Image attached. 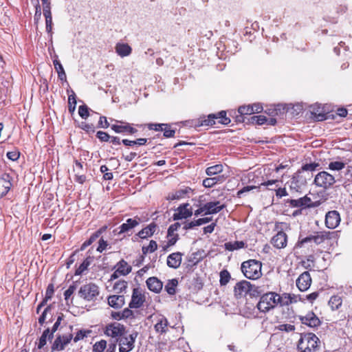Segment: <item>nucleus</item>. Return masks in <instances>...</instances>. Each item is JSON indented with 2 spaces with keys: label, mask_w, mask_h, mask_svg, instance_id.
<instances>
[{
  "label": "nucleus",
  "mask_w": 352,
  "mask_h": 352,
  "mask_svg": "<svg viewBox=\"0 0 352 352\" xmlns=\"http://www.w3.org/2000/svg\"><path fill=\"white\" fill-rule=\"evenodd\" d=\"M78 114L82 119H87L89 116V107L86 104L79 106Z\"/></svg>",
  "instance_id": "obj_55"
},
{
  "label": "nucleus",
  "mask_w": 352,
  "mask_h": 352,
  "mask_svg": "<svg viewBox=\"0 0 352 352\" xmlns=\"http://www.w3.org/2000/svg\"><path fill=\"white\" fill-rule=\"evenodd\" d=\"M275 329L280 331L292 332L295 331L296 327L294 325L291 324H283L276 327Z\"/></svg>",
  "instance_id": "obj_53"
},
{
  "label": "nucleus",
  "mask_w": 352,
  "mask_h": 352,
  "mask_svg": "<svg viewBox=\"0 0 352 352\" xmlns=\"http://www.w3.org/2000/svg\"><path fill=\"white\" fill-rule=\"evenodd\" d=\"M226 180L224 175H218L213 177H207L202 182V185L207 188H212L217 184H222Z\"/></svg>",
  "instance_id": "obj_30"
},
{
  "label": "nucleus",
  "mask_w": 352,
  "mask_h": 352,
  "mask_svg": "<svg viewBox=\"0 0 352 352\" xmlns=\"http://www.w3.org/2000/svg\"><path fill=\"white\" fill-rule=\"evenodd\" d=\"M167 239L168 241L166 242V244L162 247L163 251H167L170 247L173 246L179 240V236L178 234H172V235L167 234Z\"/></svg>",
  "instance_id": "obj_45"
},
{
  "label": "nucleus",
  "mask_w": 352,
  "mask_h": 352,
  "mask_svg": "<svg viewBox=\"0 0 352 352\" xmlns=\"http://www.w3.org/2000/svg\"><path fill=\"white\" fill-rule=\"evenodd\" d=\"M141 221L140 218L138 216H135L133 219H126V222L120 226L118 229V234H122L131 230L136 226H138Z\"/></svg>",
  "instance_id": "obj_20"
},
{
  "label": "nucleus",
  "mask_w": 352,
  "mask_h": 352,
  "mask_svg": "<svg viewBox=\"0 0 352 352\" xmlns=\"http://www.w3.org/2000/svg\"><path fill=\"white\" fill-rule=\"evenodd\" d=\"M345 167V164L342 162H331L329 164V168L332 170H340Z\"/></svg>",
  "instance_id": "obj_54"
},
{
  "label": "nucleus",
  "mask_w": 352,
  "mask_h": 352,
  "mask_svg": "<svg viewBox=\"0 0 352 352\" xmlns=\"http://www.w3.org/2000/svg\"><path fill=\"white\" fill-rule=\"evenodd\" d=\"M278 299L279 306H288L289 305L296 303L298 301V296L294 294L285 292L282 294L281 295L278 294V298H277V300Z\"/></svg>",
  "instance_id": "obj_24"
},
{
  "label": "nucleus",
  "mask_w": 352,
  "mask_h": 352,
  "mask_svg": "<svg viewBox=\"0 0 352 352\" xmlns=\"http://www.w3.org/2000/svg\"><path fill=\"white\" fill-rule=\"evenodd\" d=\"M215 118L214 113L209 114L208 116H201L197 120H194V126L198 128L200 126H211L215 124Z\"/></svg>",
  "instance_id": "obj_21"
},
{
  "label": "nucleus",
  "mask_w": 352,
  "mask_h": 352,
  "mask_svg": "<svg viewBox=\"0 0 352 352\" xmlns=\"http://www.w3.org/2000/svg\"><path fill=\"white\" fill-rule=\"evenodd\" d=\"M320 341L313 333L301 335L298 342V349L300 352H316L320 347Z\"/></svg>",
  "instance_id": "obj_4"
},
{
  "label": "nucleus",
  "mask_w": 352,
  "mask_h": 352,
  "mask_svg": "<svg viewBox=\"0 0 352 352\" xmlns=\"http://www.w3.org/2000/svg\"><path fill=\"white\" fill-rule=\"evenodd\" d=\"M223 170V166L221 164H215L208 167L206 169V173L208 176L212 177L213 175H219Z\"/></svg>",
  "instance_id": "obj_40"
},
{
  "label": "nucleus",
  "mask_w": 352,
  "mask_h": 352,
  "mask_svg": "<svg viewBox=\"0 0 352 352\" xmlns=\"http://www.w3.org/2000/svg\"><path fill=\"white\" fill-rule=\"evenodd\" d=\"M192 191L190 187H185L184 188L177 190L175 192H170L166 199L168 201L178 200L184 198L187 194Z\"/></svg>",
  "instance_id": "obj_29"
},
{
  "label": "nucleus",
  "mask_w": 352,
  "mask_h": 352,
  "mask_svg": "<svg viewBox=\"0 0 352 352\" xmlns=\"http://www.w3.org/2000/svg\"><path fill=\"white\" fill-rule=\"evenodd\" d=\"M80 127L87 133L95 132V126L93 124H89L86 122H82Z\"/></svg>",
  "instance_id": "obj_56"
},
{
  "label": "nucleus",
  "mask_w": 352,
  "mask_h": 352,
  "mask_svg": "<svg viewBox=\"0 0 352 352\" xmlns=\"http://www.w3.org/2000/svg\"><path fill=\"white\" fill-rule=\"evenodd\" d=\"M214 114L216 116L215 120H218V122L221 124L228 125L231 122V120L227 117V113L226 111H221L219 113Z\"/></svg>",
  "instance_id": "obj_43"
},
{
  "label": "nucleus",
  "mask_w": 352,
  "mask_h": 352,
  "mask_svg": "<svg viewBox=\"0 0 352 352\" xmlns=\"http://www.w3.org/2000/svg\"><path fill=\"white\" fill-rule=\"evenodd\" d=\"M146 283L148 289L156 294L160 293L163 288V283L155 276L149 277Z\"/></svg>",
  "instance_id": "obj_26"
},
{
  "label": "nucleus",
  "mask_w": 352,
  "mask_h": 352,
  "mask_svg": "<svg viewBox=\"0 0 352 352\" xmlns=\"http://www.w3.org/2000/svg\"><path fill=\"white\" fill-rule=\"evenodd\" d=\"M278 294L275 292H269L263 294L256 305V307L261 313L266 314L279 305Z\"/></svg>",
  "instance_id": "obj_6"
},
{
  "label": "nucleus",
  "mask_w": 352,
  "mask_h": 352,
  "mask_svg": "<svg viewBox=\"0 0 352 352\" xmlns=\"http://www.w3.org/2000/svg\"><path fill=\"white\" fill-rule=\"evenodd\" d=\"M94 258L92 256H87L82 263L79 265L78 268H76L75 271V275L76 276H80L82 275L89 267V266L91 265V262L93 261Z\"/></svg>",
  "instance_id": "obj_39"
},
{
  "label": "nucleus",
  "mask_w": 352,
  "mask_h": 352,
  "mask_svg": "<svg viewBox=\"0 0 352 352\" xmlns=\"http://www.w3.org/2000/svg\"><path fill=\"white\" fill-rule=\"evenodd\" d=\"M180 226H181V224L178 222L171 224L168 228V231H167L168 235H172V234H176L175 232L180 228Z\"/></svg>",
  "instance_id": "obj_60"
},
{
  "label": "nucleus",
  "mask_w": 352,
  "mask_h": 352,
  "mask_svg": "<svg viewBox=\"0 0 352 352\" xmlns=\"http://www.w3.org/2000/svg\"><path fill=\"white\" fill-rule=\"evenodd\" d=\"M146 302L145 292L140 287L133 288L131 299L129 304L131 309H140Z\"/></svg>",
  "instance_id": "obj_11"
},
{
  "label": "nucleus",
  "mask_w": 352,
  "mask_h": 352,
  "mask_svg": "<svg viewBox=\"0 0 352 352\" xmlns=\"http://www.w3.org/2000/svg\"><path fill=\"white\" fill-rule=\"evenodd\" d=\"M100 294L99 287L94 283H88L82 285L78 292V295L80 298L86 302H95Z\"/></svg>",
  "instance_id": "obj_7"
},
{
  "label": "nucleus",
  "mask_w": 352,
  "mask_h": 352,
  "mask_svg": "<svg viewBox=\"0 0 352 352\" xmlns=\"http://www.w3.org/2000/svg\"><path fill=\"white\" fill-rule=\"evenodd\" d=\"M183 254L180 252H173L167 256V265L173 269H177L181 265Z\"/></svg>",
  "instance_id": "obj_23"
},
{
  "label": "nucleus",
  "mask_w": 352,
  "mask_h": 352,
  "mask_svg": "<svg viewBox=\"0 0 352 352\" xmlns=\"http://www.w3.org/2000/svg\"><path fill=\"white\" fill-rule=\"evenodd\" d=\"M96 137L101 141V142H108L111 137L110 135L104 131H99L96 133Z\"/></svg>",
  "instance_id": "obj_58"
},
{
  "label": "nucleus",
  "mask_w": 352,
  "mask_h": 352,
  "mask_svg": "<svg viewBox=\"0 0 352 352\" xmlns=\"http://www.w3.org/2000/svg\"><path fill=\"white\" fill-rule=\"evenodd\" d=\"M189 204H183L177 208V212L173 214L174 220L187 219L192 215L191 208H188Z\"/></svg>",
  "instance_id": "obj_22"
},
{
  "label": "nucleus",
  "mask_w": 352,
  "mask_h": 352,
  "mask_svg": "<svg viewBox=\"0 0 352 352\" xmlns=\"http://www.w3.org/2000/svg\"><path fill=\"white\" fill-rule=\"evenodd\" d=\"M276 182H278L277 179H271V180H267L266 182H263L261 183L257 182L258 186L253 185V186H245L242 189H241L240 190H239L237 192L236 196H237V197L241 198L243 193L248 192L253 189L258 188H259L260 186H268L273 185V184H276Z\"/></svg>",
  "instance_id": "obj_27"
},
{
  "label": "nucleus",
  "mask_w": 352,
  "mask_h": 352,
  "mask_svg": "<svg viewBox=\"0 0 352 352\" xmlns=\"http://www.w3.org/2000/svg\"><path fill=\"white\" fill-rule=\"evenodd\" d=\"M263 111V106L260 103H254L248 105L241 106L238 109L240 114L236 116V122H243V116L252 115L253 113H258Z\"/></svg>",
  "instance_id": "obj_13"
},
{
  "label": "nucleus",
  "mask_w": 352,
  "mask_h": 352,
  "mask_svg": "<svg viewBox=\"0 0 352 352\" xmlns=\"http://www.w3.org/2000/svg\"><path fill=\"white\" fill-rule=\"evenodd\" d=\"M138 333L127 334L124 333L119 339L116 340L119 345V352H130L135 347V342Z\"/></svg>",
  "instance_id": "obj_10"
},
{
  "label": "nucleus",
  "mask_w": 352,
  "mask_h": 352,
  "mask_svg": "<svg viewBox=\"0 0 352 352\" xmlns=\"http://www.w3.org/2000/svg\"><path fill=\"white\" fill-rule=\"evenodd\" d=\"M219 283L221 286L226 285L231 278L230 272L227 270H223L220 272Z\"/></svg>",
  "instance_id": "obj_47"
},
{
  "label": "nucleus",
  "mask_w": 352,
  "mask_h": 352,
  "mask_svg": "<svg viewBox=\"0 0 352 352\" xmlns=\"http://www.w3.org/2000/svg\"><path fill=\"white\" fill-rule=\"evenodd\" d=\"M300 320L302 324L311 328H316L321 324V320L312 311H308L305 316H300Z\"/></svg>",
  "instance_id": "obj_16"
},
{
  "label": "nucleus",
  "mask_w": 352,
  "mask_h": 352,
  "mask_svg": "<svg viewBox=\"0 0 352 352\" xmlns=\"http://www.w3.org/2000/svg\"><path fill=\"white\" fill-rule=\"evenodd\" d=\"M53 64H54V68H55L56 71L58 73V78L60 80H62V81L66 80L67 76H66V74L65 72L64 68H63L62 64L60 63V61L58 60H56V59L54 60H53Z\"/></svg>",
  "instance_id": "obj_42"
},
{
  "label": "nucleus",
  "mask_w": 352,
  "mask_h": 352,
  "mask_svg": "<svg viewBox=\"0 0 352 352\" xmlns=\"http://www.w3.org/2000/svg\"><path fill=\"white\" fill-rule=\"evenodd\" d=\"M109 126V123L107 121V118L105 116H100L98 123V127L107 129Z\"/></svg>",
  "instance_id": "obj_62"
},
{
  "label": "nucleus",
  "mask_w": 352,
  "mask_h": 352,
  "mask_svg": "<svg viewBox=\"0 0 352 352\" xmlns=\"http://www.w3.org/2000/svg\"><path fill=\"white\" fill-rule=\"evenodd\" d=\"M312 283V278L308 271L302 272L296 279V285L300 292L309 289Z\"/></svg>",
  "instance_id": "obj_14"
},
{
  "label": "nucleus",
  "mask_w": 352,
  "mask_h": 352,
  "mask_svg": "<svg viewBox=\"0 0 352 352\" xmlns=\"http://www.w3.org/2000/svg\"><path fill=\"white\" fill-rule=\"evenodd\" d=\"M76 103V94L73 90H71L70 94L68 95V111L71 114L74 113Z\"/></svg>",
  "instance_id": "obj_41"
},
{
  "label": "nucleus",
  "mask_w": 352,
  "mask_h": 352,
  "mask_svg": "<svg viewBox=\"0 0 352 352\" xmlns=\"http://www.w3.org/2000/svg\"><path fill=\"white\" fill-rule=\"evenodd\" d=\"M53 337L54 336L50 333V329L49 328L44 330L38 339V342L37 344L38 349H42L46 345L47 340H51Z\"/></svg>",
  "instance_id": "obj_36"
},
{
  "label": "nucleus",
  "mask_w": 352,
  "mask_h": 352,
  "mask_svg": "<svg viewBox=\"0 0 352 352\" xmlns=\"http://www.w3.org/2000/svg\"><path fill=\"white\" fill-rule=\"evenodd\" d=\"M341 221L340 213L337 210H331L327 212L325 215L324 223L329 229H335L337 228Z\"/></svg>",
  "instance_id": "obj_15"
},
{
  "label": "nucleus",
  "mask_w": 352,
  "mask_h": 352,
  "mask_svg": "<svg viewBox=\"0 0 352 352\" xmlns=\"http://www.w3.org/2000/svg\"><path fill=\"white\" fill-rule=\"evenodd\" d=\"M116 122L120 123V124H112L111 128L113 131H114L117 133H129V134H134L138 130L133 127L131 124L120 121L116 120Z\"/></svg>",
  "instance_id": "obj_18"
},
{
  "label": "nucleus",
  "mask_w": 352,
  "mask_h": 352,
  "mask_svg": "<svg viewBox=\"0 0 352 352\" xmlns=\"http://www.w3.org/2000/svg\"><path fill=\"white\" fill-rule=\"evenodd\" d=\"M285 204L290 208H296L298 209H305L314 208L318 206L311 199L305 195L299 199H287L285 200Z\"/></svg>",
  "instance_id": "obj_9"
},
{
  "label": "nucleus",
  "mask_w": 352,
  "mask_h": 352,
  "mask_svg": "<svg viewBox=\"0 0 352 352\" xmlns=\"http://www.w3.org/2000/svg\"><path fill=\"white\" fill-rule=\"evenodd\" d=\"M319 166V164L316 162H312L309 164H305L298 170L292 176L290 182L291 190H295L296 192H299L301 188L306 186L307 180H309L311 177V173Z\"/></svg>",
  "instance_id": "obj_1"
},
{
  "label": "nucleus",
  "mask_w": 352,
  "mask_h": 352,
  "mask_svg": "<svg viewBox=\"0 0 352 352\" xmlns=\"http://www.w3.org/2000/svg\"><path fill=\"white\" fill-rule=\"evenodd\" d=\"M107 344L105 340H100L93 345L92 350L94 352H103L107 347Z\"/></svg>",
  "instance_id": "obj_48"
},
{
  "label": "nucleus",
  "mask_w": 352,
  "mask_h": 352,
  "mask_svg": "<svg viewBox=\"0 0 352 352\" xmlns=\"http://www.w3.org/2000/svg\"><path fill=\"white\" fill-rule=\"evenodd\" d=\"M164 124H153V123H149L147 124V128L149 130H153L155 131H162L163 127Z\"/></svg>",
  "instance_id": "obj_61"
},
{
  "label": "nucleus",
  "mask_w": 352,
  "mask_h": 352,
  "mask_svg": "<svg viewBox=\"0 0 352 352\" xmlns=\"http://www.w3.org/2000/svg\"><path fill=\"white\" fill-rule=\"evenodd\" d=\"M168 322L166 317L161 316L154 326L157 333L160 334L164 333L168 331Z\"/></svg>",
  "instance_id": "obj_33"
},
{
  "label": "nucleus",
  "mask_w": 352,
  "mask_h": 352,
  "mask_svg": "<svg viewBox=\"0 0 352 352\" xmlns=\"http://www.w3.org/2000/svg\"><path fill=\"white\" fill-rule=\"evenodd\" d=\"M245 248H247V244L242 241H229L225 243L224 244V248L229 252H233L234 250H238Z\"/></svg>",
  "instance_id": "obj_34"
},
{
  "label": "nucleus",
  "mask_w": 352,
  "mask_h": 352,
  "mask_svg": "<svg viewBox=\"0 0 352 352\" xmlns=\"http://www.w3.org/2000/svg\"><path fill=\"white\" fill-rule=\"evenodd\" d=\"M115 268L117 270V273H120L122 276L128 275L132 270V267L124 259H121L117 263Z\"/></svg>",
  "instance_id": "obj_32"
},
{
  "label": "nucleus",
  "mask_w": 352,
  "mask_h": 352,
  "mask_svg": "<svg viewBox=\"0 0 352 352\" xmlns=\"http://www.w3.org/2000/svg\"><path fill=\"white\" fill-rule=\"evenodd\" d=\"M12 187L11 177L4 174L0 177V199L6 196Z\"/></svg>",
  "instance_id": "obj_25"
},
{
  "label": "nucleus",
  "mask_w": 352,
  "mask_h": 352,
  "mask_svg": "<svg viewBox=\"0 0 352 352\" xmlns=\"http://www.w3.org/2000/svg\"><path fill=\"white\" fill-rule=\"evenodd\" d=\"M251 119H252V122H256L258 124H263L267 120V118H266V116H263V115L254 116L252 117Z\"/></svg>",
  "instance_id": "obj_57"
},
{
  "label": "nucleus",
  "mask_w": 352,
  "mask_h": 352,
  "mask_svg": "<svg viewBox=\"0 0 352 352\" xmlns=\"http://www.w3.org/2000/svg\"><path fill=\"white\" fill-rule=\"evenodd\" d=\"M103 331L106 336L114 338L116 340L122 336H124V333H127L126 327L118 322H113L106 324Z\"/></svg>",
  "instance_id": "obj_8"
},
{
  "label": "nucleus",
  "mask_w": 352,
  "mask_h": 352,
  "mask_svg": "<svg viewBox=\"0 0 352 352\" xmlns=\"http://www.w3.org/2000/svg\"><path fill=\"white\" fill-rule=\"evenodd\" d=\"M127 287V282L124 280H118L114 283L113 290L118 293H121Z\"/></svg>",
  "instance_id": "obj_49"
},
{
  "label": "nucleus",
  "mask_w": 352,
  "mask_h": 352,
  "mask_svg": "<svg viewBox=\"0 0 352 352\" xmlns=\"http://www.w3.org/2000/svg\"><path fill=\"white\" fill-rule=\"evenodd\" d=\"M261 262L255 259L243 262L241 267L243 275L250 280H257L261 277Z\"/></svg>",
  "instance_id": "obj_5"
},
{
  "label": "nucleus",
  "mask_w": 352,
  "mask_h": 352,
  "mask_svg": "<svg viewBox=\"0 0 352 352\" xmlns=\"http://www.w3.org/2000/svg\"><path fill=\"white\" fill-rule=\"evenodd\" d=\"M108 304L115 309L121 308L124 305V296L122 295H112L109 296Z\"/></svg>",
  "instance_id": "obj_31"
},
{
  "label": "nucleus",
  "mask_w": 352,
  "mask_h": 352,
  "mask_svg": "<svg viewBox=\"0 0 352 352\" xmlns=\"http://www.w3.org/2000/svg\"><path fill=\"white\" fill-rule=\"evenodd\" d=\"M337 236V232L320 231L304 238L299 237L294 245V250L301 249L304 247L305 243L311 242H314L316 245H320L327 241L336 239Z\"/></svg>",
  "instance_id": "obj_3"
},
{
  "label": "nucleus",
  "mask_w": 352,
  "mask_h": 352,
  "mask_svg": "<svg viewBox=\"0 0 352 352\" xmlns=\"http://www.w3.org/2000/svg\"><path fill=\"white\" fill-rule=\"evenodd\" d=\"M315 263L316 257L314 254H311L302 259L300 262V265L305 270H311L315 266Z\"/></svg>",
  "instance_id": "obj_37"
},
{
  "label": "nucleus",
  "mask_w": 352,
  "mask_h": 352,
  "mask_svg": "<svg viewBox=\"0 0 352 352\" xmlns=\"http://www.w3.org/2000/svg\"><path fill=\"white\" fill-rule=\"evenodd\" d=\"M291 230L290 224L287 222L276 221L274 230L276 233L271 238L270 244L276 249H284L287 246L288 235L285 231Z\"/></svg>",
  "instance_id": "obj_2"
},
{
  "label": "nucleus",
  "mask_w": 352,
  "mask_h": 352,
  "mask_svg": "<svg viewBox=\"0 0 352 352\" xmlns=\"http://www.w3.org/2000/svg\"><path fill=\"white\" fill-rule=\"evenodd\" d=\"M65 347V346L61 341L60 337H56L52 345L51 349L52 351H63Z\"/></svg>",
  "instance_id": "obj_50"
},
{
  "label": "nucleus",
  "mask_w": 352,
  "mask_h": 352,
  "mask_svg": "<svg viewBox=\"0 0 352 352\" xmlns=\"http://www.w3.org/2000/svg\"><path fill=\"white\" fill-rule=\"evenodd\" d=\"M97 239L93 235V234L90 236L89 239L85 241L80 246V250L83 251L91 245Z\"/></svg>",
  "instance_id": "obj_59"
},
{
  "label": "nucleus",
  "mask_w": 352,
  "mask_h": 352,
  "mask_svg": "<svg viewBox=\"0 0 352 352\" xmlns=\"http://www.w3.org/2000/svg\"><path fill=\"white\" fill-rule=\"evenodd\" d=\"M335 182L334 177L327 171L318 173L314 179L315 184L324 189L331 187Z\"/></svg>",
  "instance_id": "obj_12"
},
{
  "label": "nucleus",
  "mask_w": 352,
  "mask_h": 352,
  "mask_svg": "<svg viewBox=\"0 0 352 352\" xmlns=\"http://www.w3.org/2000/svg\"><path fill=\"white\" fill-rule=\"evenodd\" d=\"M92 331L90 329H80L79 330L75 337L74 338V342H77L81 340H83L85 338L87 337L91 333Z\"/></svg>",
  "instance_id": "obj_46"
},
{
  "label": "nucleus",
  "mask_w": 352,
  "mask_h": 352,
  "mask_svg": "<svg viewBox=\"0 0 352 352\" xmlns=\"http://www.w3.org/2000/svg\"><path fill=\"white\" fill-rule=\"evenodd\" d=\"M20 156V153L16 150L9 151L7 153V157L12 161H16Z\"/></svg>",
  "instance_id": "obj_63"
},
{
  "label": "nucleus",
  "mask_w": 352,
  "mask_h": 352,
  "mask_svg": "<svg viewBox=\"0 0 352 352\" xmlns=\"http://www.w3.org/2000/svg\"><path fill=\"white\" fill-rule=\"evenodd\" d=\"M253 285L247 280H242L234 286V294L237 297L245 296L252 289Z\"/></svg>",
  "instance_id": "obj_19"
},
{
  "label": "nucleus",
  "mask_w": 352,
  "mask_h": 352,
  "mask_svg": "<svg viewBox=\"0 0 352 352\" xmlns=\"http://www.w3.org/2000/svg\"><path fill=\"white\" fill-rule=\"evenodd\" d=\"M157 230V224L154 222L151 223L145 228H142L137 233V236L140 239H146L154 234Z\"/></svg>",
  "instance_id": "obj_28"
},
{
  "label": "nucleus",
  "mask_w": 352,
  "mask_h": 352,
  "mask_svg": "<svg viewBox=\"0 0 352 352\" xmlns=\"http://www.w3.org/2000/svg\"><path fill=\"white\" fill-rule=\"evenodd\" d=\"M116 52L121 57L127 56L131 54L132 49L127 43H118L116 45Z\"/></svg>",
  "instance_id": "obj_35"
},
{
  "label": "nucleus",
  "mask_w": 352,
  "mask_h": 352,
  "mask_svg": "<svg viewBox=\"0 0 352 352\" xmlns=\"http://www.w3.org/2000/svg\"><path fill=\"white\" fill-rule=\"evenodd\" d=\"M54 292V285L52 283H50L48 285V286L47 287L45 298H46L47 299H49V300L51 299L52 298Z\"/></svg>",
  "instance_id": "obj_64"
},
{
  "label": "nucleus",
  "mask_w": 352,
  "mask_h": 352,
  "mask_svg": "<svg viewBox=\"0 0 352 352\" xmlns=\"http://www.w3.org/2000/svg\"><path fill=\"white\" fill-rule=\"evenodd\" d=\"M177 285L178 281L175 278L168 280V282L165 285L166 292L170 295H174L175 294V289Z\"/></svg>",
  "instance_id": "obj_44"
},
{
  "label": "nucleus",
  "mask_w": 352,
  "mask_h": 352,
  "mask_svg": "<svg viewBox=\"0 0 352 352\" xmlns=\"http://www.w3.org/2000/svg\"><path fill=\"white\" fill-rule=\"evenodd\" d=\"M162 131H164V136L166 138H173L175 134V130L172 129L170 124H164Z\"/></svg>",
  "instance_id": "obj_52"
},
{
  "label": "nucleus",
  "mask_w": 352,
  "mask_h": 352,
  "mask_svg": "<svg viewBox=\"0 0 352 352\" xmlns=\"http://www.w3.org/2000/svg\"><path fill=\"white\" fill-rule=\"evenodd\" d=\"M328 305L332 311H336L341 307L342 298L338 295H333L330 298Z\"/></svg>",
  "instance_id": "obj_38"
},
{
  "label": "nucleus",
  "mask_w": 352,
  "mask_h": 352,
  "mask_svg": "<svg viewBox=\"0 0 352 352\" xmlns=\"http://www.w3.org/2000/svg\"><path fill=\"white\" fill-rule=\"evenodd\" d=\"M226 206L220 204L219 201H210L201 205L204 211V215L217 214L221 211Z\"/></svg>",
  "instance_id": "obj_17"
},
{
  "label": "nucleus",
  "mask_w": 352,
  "mask_h": 352,
  "mask_svg": "<svg viewBox=\"0 0 352 352\" xmlns=\"http://www.w3.org/2000/svg\"><path fill=\"white\" fill-rule=\"evenodd\" d=\"M43 15L45 18L46 31L50 32L52 25V16L51 11L44 12Z\"/></svg>",
  "instance_id": "obj_51"
}]
</instances>
